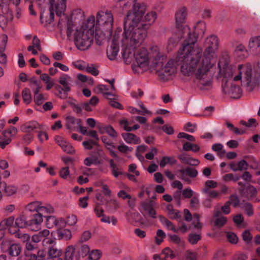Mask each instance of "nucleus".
<instances>
[{"label": "nucleus", "instance_id": "7c9ffc66", "mask_svg": "<svg viewBox=\"0 0 260 260\" xmlns=\"http://www.w3.org/2000/svg\"><path fill=\"white\" fill-rule=\"evenodd\" d=\"M14 229L19 228H25L28 227L29 228V221H26L24 216H20L17 218L15 222Z\"/></svg>", "mask_w": 260, "mask_h": 260}, {"label": "nucleus", "instance_id": "0eeeda50", "mask_svg": "<svg viewBox=\"0 0 260 260\" xmlns=\"http://www.w3.org/2000/svg\"><path fill=\"white\" fill-rule=\"evenodd\" d=\"M116 7L119 8L122 12H127L124 18L125 21L128 15L133 16L136 19L137 16L144 12L146 10V7L144 4L137 2V0H117Z\"/></svg>", "mask_w": 260, "mask_h": 260}, {"label": "nucleus", "instance_id": "e433bc0d", "mask_svg": "<svg viewBox=\"0 0 260 260\" xmlns=\"http://www.w3.org/2000/svg\"><path fill=\"white\" fill-rule=\"evenodd\" d=\"M76 250L78 252V254L80 258L86 256L90 252L89 246L86 244H83L81 246H77Z\"/></svg>", "mask_w": 260, "mask_h": 260}, {"label": "nucleus", "instance_id": "393cba45", "mask_svg": "<svg viewBox=\"0 0 260 260\" xmlns=\"http://www.w3.org/2000/svg\"><path fill=\"white\" fill-rule=\"evenodd\" d=\"M9 233L14 235L15 237L20 239L21 242H26L30 240V236L28 234L22 232L19 229L10 228L9 229Z\"/></svg>", "mask_w": 260, "mask_h": 260}, {"label": "nucleus", "instance_id": "69168bd1", "mask_svg": "<svg viewBox=\"0 0 260 260\" xmlns=\"http://www.w3.org/2000/svg\"><path fill=\"white\" fill-rule=\"evenodd\" d=\"M177 137L179 139L184 138L190 142H195L196 139L193 136L188 135L186 133L181 132L178 134Z\"/></svg>", "mask_w": 260, "mask_h": 260}, {"label": "nucleus", "instance_id": "6ab92c4d", "mask_svg": "<svg viewBox=\"0 0 260 260\" xmlns=\"http://www.w3.org/2000/svg\"><path fill=\"white\" fill-rule=\"evenodd\" d=\"M58 82L66 91H71L73 80L69 75L65 74H62L59 78Z\"/></svg>", "mask_w": 260, "mask_h": 260}, {"label": "nucleus", "instance_id": "0e129e2a", "mask_svg": "<svg viewBox=\"0 0 260 260\" xmlns=\"http://www.w3.org/2000/svg\"><path fill=\"white\" fill-rule=\"evenodd\" d=\"M226 238L228 241L233 244H236L237 243L238 238L237 235L232 232H228L226 234Z\"/></svg>", "mask_w": 260, "mask_h": 260}, {"label": "nucleus", "instance_id": "bf43d9fd", "mask_svg": "<svg viewBox=\"0 0 260 260\" xmlns=\"http://www.w3.org/2000/svg\"><path fill=\"white\" fill-rule=\"evenodd\" d=\"M227 202H229L230 205H232L234 207H236L239 205L240 200L237 195L232 194Z\"/></svg>", "mask_w": 260, "mask_h": 260}, {"label": "nucleus", "instance_id": "c9c22d12", "mask_svg": "<svg viewBox=\"0 0 260 260\" xmlns=\"http://www.w3.org/2000/svg\"><path fill=\"white\" fill-rule=\"evenodd\" d=\"M202 192L207 194V198H210L211 200L220 199V192L215 190H210L208 189H202Z\"/></svg>", "mask_w": 260, "mask_h": 260}, {"label": "nucleus", "instance_id": "1a4fd4ad", "mask_svg": "<svg viewBox=\"0 0 260 260\" xmlns=\"http://www.w3.org/2000/svg\"><path fill=\"white\" fill-rule=\"evenodd\" d=\"M63 17H61L58 23V27L62 30L64 26H67V35L68 38L71 39L72 32L74 31L75 25L73 21H80L83 17V13L80 9L73 11L71 14L70 18L67 16L62 14Z\"/></svg>", "mask_w": 260, "mask_h": 260}, {"label": "nucleus", "instance_id": "ddd939ff", "mask_svg": "<svg viewBox=\"0 0 260 260\" xmlns=\"http://www.w3.org/2000/svg\"><path fill=\"white\" fill-rule=\"evenodd\" d=\"M121 32V30H116L115 32L111 46L107 49V54L110 60H114L116 58L119 48L118 46V39Z\"/></svg>", "mask_w": 260, "mask_h": 260}, {"label": "nucleus", "instance_id": "f03ea898", "mask_svg": "<svg viewBox=\"0 0 260 260\" xmlns=\"http://www.w3.org/2000/svg\"><path fill=\"white\" fill-rule=\"evenodd\" d=\"M184 48L185 46L183 44L182 47L178 51V54L175 59H171L169 60L165 65L164 64L167 61V56L163 53L160 52L158 48H154L152 54L153 60L152 63L150 66V69L154 70L161 79L167 80L168 77L177 72V67L180 66V72L182 76L192 78L193 81L201 89L207 88V87L205 84L201 83L197 78L195 73L188 75L183 73L182 67L185 62L184 59L189 54L188 52H186L184 50Z\"/></svg>", "mask_w": 260, "mask_h": 260}, {"label": "nucleus", "instance_id": "c03bdc74", "mask_svg": "<svg viewBox=\"0 0 260 260\" xmlns=\"http://www.w3.org/2000/svg\"><path fill=\"white\" fill-rule=\"evenodd\" d=\"M57 224L58 220L55 216H46V225L48 229H51L57 225Z\"/></svg>", "mask_w": 260, "mask_h": 260}, {"label": "nucleus", "instance_id": "4be33fe9", "mask_svg": "<svg viewBox=\"0 0 260 260\" xmlns=\"http://www.w3.org/2000/svg\"><path fill=\"white\" fill-rule=\"evenodd\" d=\"M249 48L254 54L260 52V36L252 37L249 42Z\"/></svg>", "mask_w": 260, "mask_h": 260}, {"label": "nucleus", "instance_id": "6e6d98bb", "mask_svg": "<svg viewBox=\"0 0 260 260\" xmlns=\"http://www.w3.org/2000/svg\"><path fill=\"white\" fill-rule=\"evenodd\" d=\"M104 129L105 132L107 133L111 137L113 138H116L118 137L117 133L112 126L109 125L106 126L104 128Z\"/></svg>", "mask_w": 260, "mask_h": 260}, {"label": "nucleus", "instance_id": "9b49d317", "mask_svg": "<svg viewBox=\"0 0 260 260\" xmlns=\"http://www.w3.org/2000/svg\"><path fill=\"white\" fill-rule=\"evenodd\" d=\"M244 74H242L241 78H243ZM235 77L234 78L233 81L231 82H229L228 81H226L225 80H223V82L222 83V89L224 92L225 94H228L231 98L233 99H238L240 98L242 94V90L239 86L236 85L233 81H235L234 80ZM242 79H241V80ZM243 81L246 82L245 80H244L243 78ZM237 80V81H238ZM247 85V84H246Z\"/></svg>", "mask_w": 260, "mask_h": 260}, {"label": "nucleus", "instance_id": "f257e3e1", "mask_svg": "<svg viewBox=\"0 0 260 260\" xmlns=\"http://www.w3.org/2000/svg\"><path fill=\"white\" fill-rule=\"evenodd\" d=\"M184 31L188 36L183 43L184 50L189 54L184 59L183 72L187 75L195 73L197 78L201 83L205 84L207 87H210L212 84L210 70L215 64L212 59L218 48V38L211 35L206 39V49L202 54L201 49L194 48L198 36L194 32H191L188 27L184 28Z\"/></svg>", "mask_w": 260, "mask_h": 260}, {"label": "nucleus", "instance_id": "4d7b16f0", "mask_svg": "<svg viewBox=\"0 0 260 260\" xmlns=\"http://www.w3.org/2000/svg\"><path fill=\"white\" fill-rule=\"evenodd\" d=\"M162 253L165 255L166 257H170L171 259H173L177 256V254L174 253L169 247H166L164 249Z\"/></svg>", "mask_w": 260, "mask_h": 260}, {"label": "nucleus", "instance_id": "58836bf2", "mask_svg": "<svg viewBox=\"0 0 260 260\" xmlns=\"http://www.w3.org/2000/svg\"><path fill=\"white\" fill-rule=\"evenodd\" d=\"M236 69H234L232 66H226L223 68V80L222 82H223V80H227L228 78H231L233 77L234 73H235Z\"/></svg>", "mask_w": 260, "mask_h": 260}, {"label": "nucleus", "instance_id": "bb28decb", "mask_svg": "<svg viewBox=\"0 0 260 260\" xmlns=\"http://www.w3.org/2000/svg\"><path fill=\"white\" fill-rule=\"evenodd\" d=\"M166 210L169 218L171 219H176L179 222L182 220L181 215L180 212L177 210L174 209L172 205H168L167 206Z\"/></svg>", "mask_w": 260, "mask_h": 260}, {"label": "nucleus", "instance_id": "6e6552de", "mask_svg": "<svg viewBox=\"0 0 260 260\" xmlns=\"http://www.w3.org/2000/svg\"><path fill=\"white\" fill-rule=\"evenodd\" d=\"M92 31H88L84 30V26H82L79 28H76L74 30L73 35V39L76 47L81 50H85L88 49L91 45L93 35H92ZM71 36V39H72Z\"/></svg>", "mask_w": 260, "mask_h": 260}, {"label": "nucleus", "instance_id": "79ce46f5", "mask_svg": "<svg viewBox=\"0 0 260 260\" xmlns=\"http://www.w3.org/2000/svg\"><path fill=\"white\" fill-rule=\"evenodd\" d=\"M96 89L98 92H100L105 95L114 96V94L112 91L108 92L109 88L106 85L103 84L98 85L96 87Z\"/></svg>", "mask_w": 260, "mask_h": 260}, {"label": "nucleus", "instance_id": "dca6fc26", "mask_svg": "<svg viewBox=\"0 0 260 260\" xmlns=\"http://www.w3.org/2000/svg\"><path fill=\"white\" fill-rule=\"evenodd\" d=\"M238 190L241 197L248 201L254 199L257 194L256 188L251 184H248L245 188H239Z\"/></svg>", "mask_w": 260, "mask_h": 260}, {"label": "nucleus", "instance_id": "7ed1b4c3", "mask_svg": "<svg viewBox=\"0 0 260 260\" xmlns=\"http://www.w3.org/2000/svg\"><path fill=\"white\" fill-rule=\"evenodd\" d=\"M146 24L137 21L133 16L128 15L124 21V32L121 44L122 56L126 63H131L133 58L132 51L136 50L143 43L147 35Z\"/></svg>", "mask_w": 260, "mask_h": 260}, {"label": "nucleus", "instance_id": "39448f33", "mask_svg": "<svg viewBox=\"0 0 260 260\" xmlns=\"http://www.w3.org/2000/svg\"><path fill=\"white\" fill-rule=\"evenodd\" d=\"M155 48L157 47H155ZM154 48V47H153L151 49L150 55L147 50L144 47H142L137 51L135 50L133 51L132 50L133 54L132 58H135V62L132 65V68L134 72L140 73L143 72L148 69L149 60H150L151 64L152 63L153 58L152 57V54Z\"/></svg>", "mask_w": 260, "mask_h": 260}, {"label": "nucleus", "instance_id": "de8ad7c7", "mask_svg": "<svg viewBox=\"0 0 260 260\" xmlns=\"http://www.w3.org/2000/svg\"><path fill=\"white\" fill-rule=\"evenodd\" d=\"M101 217L102 218L101 220L102 222L109 224L112 222L113 225H116L118 221L117 218L114 216L110 217L108 216H106L104 214H103V215H102Z\"/></svg>", "mask_w": 260, "mask_h": 260}, {"label": "nucleus", "instance_id": "2f4dec72", "mask_svg": "<svg viewBox=\"0 0 260 260\" xmlns=\"http://www.w3.org/2000/svg\"><path fill=\"white\" fill-rule=\"evenodd\" d=\"M57 236L58 239L70 240L72 238L71 232L68 229H60L56 231Z\"/></svg>", "mask_w": 260, "mask_h": 260}, {"label": "nucleus", "instance_id": "3c124183", "mask_svg": "<svg viewBox=\"0 0 260 260\" xmlns=\"http://www.w3.org/2000/svg\"><path fill=\"white\" fill-rule=\"evenodd\" d=\"M88 260H99L102 253L99 250H93L89 252Z\"/></svg>", "mask_w": 260, "mask_h": 260}, {"label": "nucleus", "instance_id": "f8f14e48", "mask_svg": "<svg viewBox=\"0 0 260 260\" xmlns=\"http://www.w3.org/2000/svg\"><path fill=\"white\" fill-rule=\"evenodd\" d=\"M39 5L48 4L51 8H55L56 14L61 16L63 14L67 8V0H37Z\"/></svg>", "mask_w": 260, "mask_h": 260}, {"label": "nucleus", "instance_id": "412c9836", "mask_svg": "<svg viewBox=\"0 0 260 260\" xmlns=\"http://www.w3.org/2000/svg\"><path fill=\"white\" fill-rule=\"evenodd\" d=\"M50 232L48 230H44L38 232L37 234L32 235L31 241L34 243H38L42 241V245L46 239H52V238L47 237L49 235Z\"/></svg>", "mask_w": 260, "mask_h": 260}, {"label": "nucleus", "instance_id": "f704fd0d", "mask_svg": "<svg viewBox=\"0 0 260 260\" xmlns=\"http://www.w3.org/2000/svg\"><path fill=\"white\" fill-rule=\"evenodd\" d=\"M95 26V17L94 16H90L88 17L85 24V27L84 30L88 31H92V35H93Z\"/></svg>", "mask_w": 260, "mask_h": 260}, {"label": "nucleus", "instance_id": "37998d69", "mask_svg": "<svg viewBox=\"0 0 260 260\" xmlns=\"http://www.w3.org/2000/svg\"><path fill=\"white\" fill-rule=\"evenodd\" d=\"M176 160L174 157L164 156L160 161L159 166L161 168H164L167 164L174 165L176 163Z\"/></svg>", "mask_w": 260, "mask_h": 260}, {"label": "nucleus", "instance_id": "49530a36", "mask_svg": "<svg viewBox=\"0 0 260 260\" xmlns=\"http://www.w3.org/2000/svg\"><path fill=\"white\" fill-rule=\"evenodd\" d=\"M225 124L229 129L236 135H242L245 133L244 130L239 129L238 128L235 127L232 123L229 121H226Z\"/></svg>", "mask_w": 260, "mask_h": 260}, {"label": "nucleus", "instance_id": "ea45409f", "mask_svg": "<svg viewBox=\"0 0 260 260\" xmlns=\"http://www.w3.org/2000/svg\"><path fill=\"white\" fill-rule=\"evenodd\" d=\"M22 96L23 102L26 105L30 104L32 101L30 90L29 88H25L22 91Z\"/></svg>", "mask_w": 260, "mask_h": 260}, {"label": "nucleus", "instance_id": "09e8293b", "mask_svg": "<svg viewBox=\"0 0 260 260\" xmlns=\"http://www.w3.org/2000/svg\"><path fill=\"white\" fill-rule=\"evenodd\" d=\"M166 235L165 233L160 229H159L156 232V236L155 237V243L157 245L160 244V243L164 241V239L165 238Z\"/></svg>", "mask_w": 260, "mask_h": 260}, {"label": "nucleus", "instance_id": "774afa93", "mask_svg": "<svg viewBox=\"0 0 260 260\" xmlns=\"http://www.w3.org/2000/svg\"><path fill=\"white\" fill-rule=\"evenodd\" d=\"M243 208L248 216H251L253 214V209L251 204L249 203H245Z\"/></svg>", "mask_w": 260, "mask_h": 260}, {"label": "nucleus", "instance_id": "cd10ccee", "mask_svg": "<svg viewBox=\"0 0 260 260\" xmlns=\"http://www.w3.org/2000/svg\"><path fill=\"white\" fill-rule=\"evenodd\" d=\"M121 136L127 144H138L141 143L140 139L134 134L129 133H123Z\"/></svg>", "mask_w": 260, "mask_h": 260}, {"label": "nucleus", "instance_id": "4468645a", "mask_svg": "<svg viewBox=\"0 0 260 260\" xmlns=\"http://www.w3.org/2000/svg\"><path fill=\"white\" fill-rule=\"evenodd\" d=\"M1 248L3 252H7L10 256H17L21 251V247L18 244H11L8 241H3L1 243Z\"/></svg>", "mask_w": 260, "mask_h": 260}, {"label": "nucleus", "instance_id": "864d4df0", "mask_svg": "<svg viewBox=\"0 0 260 260\" xmlns=\"http://www.w3.org/2000/svg\"><path fill=\"white\" fill-rule=\"evenodd\" d=\"M201 239V236L199 234H190L188 235V241L192 245L197 244Z\"/></svg>", "mask_w": 260, "mask_h": 260}, {"label": "nucleus", "instance_id": "a878e982", "mask_svg": "<svg viewBox=\"0 0 260 260\" xmlns=\"http://www.w3.org/2000/svg\"><path fill=\"white\" fill-rule=\"evenodd\" d=\"M178 158L184 164L190 166H197L200 161L197 158H194L187 154H182L178 156Z\"/></svg>", "mask_w": 260, "mask_h": 260}, {"label": "nucleus", "instance_id": "aec40b11", "mask_svg": "<svg viewBox=\"0 0 260 260\" xmlns=\"http://www.w3.org/2000/svg\"><path fill=\"white\" fill-rule=\"evenodd\" d=\"M49 14H45L42 13L40 16V21L42 23L44 24L45 25L51 24L54 19V11L55 12V8H51L49 6Z\"/></svg>", "mask_w": 260, "mask_h": 260}, {"label": "nucleus", "instance_id": "13d9d810", "mask_svg": "<svg viewBox=\"0 0 260 260\" xmlns=\"http://www.w3.org/2000/svg\"><path fill=\"white\" fill-rule=\"evenodd\" d=\"M61 148L64 152L69 154H73L75 151L72 145L68 142H67Z\"/></svg>", "mask_w": 260, "mask_h": 260}, {"label": "nucleus", "instance_id": "a211bd4d", "mask_svg": "<svg viewBox=\"0 0 260 260\" xmlns=\"http://www.w3.org/2000/svg\"><path fill=\"white\" fill-rule=\"evenodd\" d=\"M187 17L186 9L184 7L180 8L175 15L176 24L177 28H181L186 22Z\"/></svg>", "mask_w": 260, "mask_h": 260}, {"label": "nucleus", "instance_id": "423d86ee", "mask_svg": "<svg viewBox=\"0 0 260 260\" xmlns=\"http://www.w3.org/2000/svg\"><path fill=\"white\" fill-rule=\"evenodd\" d=\"M244 74V80L247 82L248 86L252 88L257 85L260 82V61L257 67L253 71L250 67L240 64L238 66V74L235 77V81L241 80L242 74Z\"/></svg>", "mask_w": 260, "mask_h": 260}, {"label": "nucleus", "instance_id": "c756f323", "mask_svg": "<svg viewBox=\"0 0 260 260\" xmlns=\"http://www.w3.org/2000/svg\"><path fill=\"white\" fill-rule=\"evenodd\" d=\"M14 222V217L13 216L5 218L0 222V229L4 231L7 228H9V230L10 228H13L14 229V226H13Z\"/></svg>", "mask_w": 260, "mask_h": 260}, {"label": "nucleus", "instance_id": "20e7f679", "mask_svg": "<svg viewBox=\"0 0 260 260\" xmlns=\"http://www.w3.org/2000/svg\"><path fill=\"white\" fill-rule=\"evenodd\" d=\"M96 25L99 30L96 29L95 40L99 45H101L102 41L106 37H110L112 33L113 16L111 12H99L96 15Z\"/></svg>", "mask_w": 260, "mask_h": 260}, {"label": "nucleus", "instance_id": "5701e85b", "mask_svg": "<svg viewBox=\"0 0 260 260\" xmlns=\"http://www.w3.org/2000/svg\"><path fill=\"white\" fill-rule=\"evenodd\" d=\"M78 252L73 246H68L65 251L66 260H79L80 257L78 254Z\"/></svg>", "mask_w": 260, "mask_h": 260}, {"label": "nucleus", "instance_id": "603ef678", "mask_svg": "<svg viewBox=\"0 0 260 260\" xmlns=\"http://www.w3.org/2000/svg\"><path fill=\"white\" fill-rule=\"evenodd\" d=\"M237 171H246L249 167V165L247 162L244 159H242L240 160L237 164Z\"/></svg>", "mask_w": 260, "mask_h": 260}, {"label": "nucleus", "instance_id": "052dcab7", "mask_svg": "<svg viewBox=\"0 0 260 260\" xmlns=\"http://www.w3.org/2000/svg\"><path fill=\"white\" fill-rule=\"evenodd\" d=\"M86 71L95 76H98L99 74V70L93 64L87 65L86 67Z\"/></svg>", "mask_w": 260, "mask_h": 260}, {"label": "nucleus", "instance_id": "5fc2aeb1", "mask_svg": "<svg viewBox=\"0 0 260 260\" xmlns=\"http://www.w3.org/2000/svg\"><path fill=\"white\" fill-rule=\"evenodd\" d=\"M107 206L109 207V210L111 211H115L119 207V203L115 200L109 201L107 202Z\"/></svg>", "mask_w": 260, "mask_h": 260}, {"label": "nucleus", "instance_id": "c85d7f7f", "mask_svg": "<svg viewBox=\"0 0 260 260\" xmlns=\"http://www.w3.org/2000/svg\"><path fill=\"white\" fill-rule=\"evenodd\" d=\"M40 125L36 121H30L24 124L21 129L24 133H30L35 129H40Z\"/></svg>", "mask_w": 260, "mask_h": 260}, {"label": "nucleus", "instance_id": "473e14b6", "mask_svg": "<svg viewBox=\"0 0 260 260\" xmlns=\"http://www.w3.org/2000/svg\"><path fill=\"white\" fill-rule=\"evenodd\" d=\"M47 250L44 249L39 250L37 254H30L29 260H47Z\"/></svg>", "mask_w": 260, "mask_h": 260}, {"label": "nucleus", "instance_id": "72a5a7b5", "mask_svg": "<svg viewBox=\"0 0 260 260\" xmlns=\"http://www.w3.org/2000/svg\"><path fill=\"white\" fill-rule=\"evenodd\" d=\"M3 186L4 188L3 191L8 196H12L17 192L18 188L15 185H8L6 182L4 181L3 182Z\"/></svg>", "mask_w": 260, "mask_h": 260}, {"label": "nucleus", "instance_id": "8fccbe9b", "mask_svg": "<svg viewBox=\"0 0 260 260\" xmlns=\"http://www.w3.org/2000/svg\"><path fill=\"white\" fill-rule=\"evenodd\" d=\"M241 177L238 176L237 175H234L232 173L226 174L223 176L222 179L225 182H229L231 181H233L234 182H236L237 181L240 179Z\"/></svg>", "mask_w": 260, "mask_h": 260}, {"label": "nucleus", "instance_id": "680f3d73", "mask_svg": "<svg viewBox=\"0 0 260 260\" xmlns=\"http://www.w3.org/2000/svg\"><path fill=\"white\" fill-rule=\"evenodd\" d=\"M67 119L69 123L67 124V126L69 129L71 128L70 124H76L78 126L80 123H82V121L80 119H77L72 116L68 117Z\"/></svg>", "mask_w": 260, "mask_h": 260}, {"label": "nucleus", "instance_id": "338daca9", "mask_svg": "<svg viewBox=\"0 0 260 260\" xmlns=\"http://www.w3.org/2000/svg\"><path fill=\"white\" fill-rule=\"evenodd\" d=\"M70 170L68 167L62 168L59 171V176L63 179H67L70 175Z\"/></svg>", "mask_w": 260, "mask_h": 260}, {"label": "nucleus", "instance_id": "9d476101", "mask_svg": "<svg viewBox=\"0 0 260 260\" xmlns=\"http://www.w3.org/2000/svg\"><path fill=\"white\" fill-rule=\"evenodd\" d=\"M43 247L47 250V260H63L60 257L62 251L58 247L55 239L44 240Z\"/></svg>", "mask_w": 260, "mask_h": 260}, {"label": "nucleus", "instance_id": "2eb2a0df", "mask_svg": "<svg viewBox=\"0 0 260 260\" xmlns=\"http://www.w3.org/2000/svg\"><path fill=\"white\" fill-rule=\"evenodd\" d=\"M178 177L188 184L191 183V180L189 177L195 178L198 175V172L196 169L189 167L178 170Z\"/></svg>", "mask_w": 260, "mask_h": 260}, {"label": "nucleus", "instance_id": "4c0bfd02", "mask_svg": "<svg viewBox=\"0 0 260 260\" xmlns=\"http://www.w3.org/2000/svg\"><path fill=\"white\" fill-rule=\"evenodd\" d=\"M186 27L187 26H185V27ZM184 27H183V29L181 30L183 32V35L182 36H181L180 38L179 37H177L174 36H172V37H170L169 39L168 44V46L170 47V49H172L173 48H174L176 46L177 43L179 41L180 39L184 37V36L185 35V34H186L187 35L186 32H184Z\"/></svg>", "mask_w": 260, "mask_h": 260}, {"label": "nucleus", "instance_id": "a19ab883", "mask_svg": "<svg viewBox=\"0 0 260 260\" xmlns=\"http://www.w3.org/2000/svg\"><path fill=\"white\" fill-rule=\"evenodd\" d=\"M54 211V208L51 205L49 204L44 205V204L41 202V206H40L39 208L38 212L43 215V214L51 213H53Z\"/></svg>", "mask_w": 260, "mask_h": 260}, {"label": "nucleus", "instance_id": "b1692460", "mask_svg": "<svg viewBox=\"0 0 260 260\" xmlns=\"http://www.w3.org/2000/svg\"><path fill=\"white\" fill-rule=\"evenodd\" d=\"M43 222V215L40 213L35 214L32 218L29 221V228L36 231L39 229V225Z\"/></svg>", "mask_w": 260, "mask_h": 260}, {"label": "nucleus", "instance_id": "e2e57ef3", "mask_svg": "<svg viewBox=\"0 0 260 260\" xmlns=\"http://www.w3.org/2000/svg\"><path fill=\"white\" fill-rule=\"evenodd\" d=\"M37 243H34L32 241H27L25 244V249L27 251H32L37 249Z\"/></svg>", "mask_w": 260, "mask_h": 260}, {"label": "nucleus", "instance_id": "a18cd8bd", "mask_svg": "<svg viewBox=\"0 0 260 260\" xmlns=\"http://www.w3.org/2000/svg\"><path fill=\"white\" fill-rule=\"evenodd\" d=\"M41 206V202L39 201L32 202L29 203L27 206L26 209L31 212H39V208Z\"/></svg>", "mask_w": 260, "mask_h": 260}, {"label": "nucleus", "instance_id": "f3484780", "mask_svg": "<svg viewBox=\"0 0 260 260\" xmlns=\"http://www.w3.org/2000/svg\"><path fill=\"white\" fill-rule=\"evenodd\" d=\"M146 10L142 12V13L140 14L139 16H137V19L136 21H139L140 22H141L143 24H146L145 26L146 30H147V29L149 28V26L153 23L155 20L156 18V14L154 12H150L149 13H148L145 16L143 17V15L145 13Z\"/></svg>", "mask_w": 260, "mask_h": 260}]
</instances>
